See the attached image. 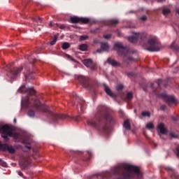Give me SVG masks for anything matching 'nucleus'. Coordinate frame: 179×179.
<instances>
[{
	"mask_svg": "<svg viewBox=\"0 0 179 179\" xmlns=\"http://www.w3.org/2000/svg\"><path fill=\"white\" fill-rule=\"evenodd\" d=\"M34 106L38 113H45L46 115L52 117L55 120H64V118H65V115L55 113L50 110V107L47 106V105L41 104L40 101L37 99L34 101Z\"/></svg>",
	"mask_w": 179,
	"mask_h": 179,
	"instance_id": "obj_1",
	"label": "nucleus"
},
{
	"mask_svg": "<svg viewBox=\"0 0 179 179\" xmlns=\"http://www.w3.org/2000/svg\"><path fill=\"white\" fill-rule=\"evenodd\" d=\"M115 48L117 50L118 54L122 57V61L124 65H131L132 62H135V59L129 55H128V48L127 47H124L122 43L120 42H117L115 43Z\"/></svg>",
	"mask_w": 179,
	"mask_h": 179,
	"instance_id": "obj_2",
	"label": "nucleus"
},
{
	"mask_svg": "<svg viewBox=\"0 0 179 179\" xmlns=\"http://www.w3.org/2000/svg\"><path fill=\"white\" fill-rule=\"evenodd\" d=\"M148 44L149 46L146 48L147 51L153 52L155 51H160V47H159V42L156 37L152 38L148 40Z\"/></svg>",
	"mask_w": 179,
	"mask_h": 179,
	"instance_id": "obj_3",
	"label": "nucleus"
},
{
	"mask_svg": "<svg viewBox=\"0 0 179 179\" xmlns=\"http://www.w3.org/2000/svg\"><path fill=\"white\" fill-rule=\"evenodd\" d=\"M6 71H10V73H8L9 78L11 79V80H13L14 79H16L20 75V73L23 71V67H15L14 69H10V64H8L6 68Z\"/></svg>",
	"mask_w": 179,
	"mask_h": 179,
	"instance_id": "obj_4",
	"label": "nucleus"
},
{
	"mask_svg": "<svg viewBox=\"0 0 179 179\" xmlns=\"http://www.w3.org/2000/svg\"><path fill=\"white\" fill-rule=\"evenodd\" d=\"M71 23H84L85 24H87L90 22V20L86 17L73 16L71 17Z\"/></svg>",
	"mask_w": 179,
	"mask_h": 179,
	"instance_id": "obj_5",
	"label": "nucleus"
},
{
	"mask_svg": "<svg viewBox=\"0 0 179 179\" xmlns=\"http://www.w3.org/2000/svg\"><path fill=\"white\" fill-rule=\"evenodd\" d=\"M20 92H21L22 93H29V94H31V96H34V94H36V90H34V89L33 88H27L26 87V85H22L20 89H19Z\"/></svg>",
	"mask_w": 179,
	"mask_h": 179,
	"instance_id": "obj_6",
	"label": "nucleus"
},
{
	"mask_svg": "<svg viewBox=\"0 0 179 179\" xmlns=\"http://www.w3.org/2000/svg\"><path fill=\"white\" fill-rule=\"evenodd\" d=\"M83 64H84L87 68H90L92 71L96 69V64H93V61L91 59H84Z\"/></svg>",
	"mask_w": 179,
	"mask_h": 179,
	"instance_id": "obj_7",
	"label": "nucleus"
},
{
	"mask_svg": "<svg viewBox=\"0 0 179 179\" xmlns=\"http://www.w3.org/2000/svg\"><path fill=\"white\" fill-rule=\"evenodd\" d=\"M19 164L21 169H27L29 164H30V159H27V158L22 159L20 161Z\"/></svg>",
	"mask_w": 179,
	"mask_h": 179,
	"instance_id": "obj_8",
	"label": "nucleus"
},
{
	"mask_svg": "<svg viewBox=\"0 0 179 179\" xmlns=\"http://www.w3.org/2000/svg\"><path fill=\"white\" fill-rule=\"evenodd\" d=\"M98 121H100V119L92 118L87 121V124L89 127H92V128H97L99 127Z\"/></svg>",
	"mask_w": 179,
	"mask_h": 179,
	"instance_id": "obj_9",
	"label": "nucleus"
},
{
	"mask_svg": "<svg viewBox=\"0 0 179 179\" xmlns=\"http://www.w3.org/2000/svg\"><path fill=\"white\" fill-rule=\"evenodd\" d=\"M108 43H101V49H98L96 50V52H98L99 54H101L102 51H108Z\"/></svg>",
	"mask_w": 179,
	"mask_h": 179,
	"instance_id": "obj_10",
	"label": "nucleus"
},
{
	"mask_svg": "<svg viewBox=\"0 0 179 179\" xmlns=\"http://www.w3.org/2000/svg\"><path fill=\"white\" fill-rule=\"evenodd\" d=\"M139 38V32H133V36H129V41L130 43H136Z\"/></svg>",
	"mask_w": 179,
	"mask_h": 179,
	"instance_id": "obj_11",
	"label": "nucleus"
},
{
	"mask_svg": "<svg viewBox=\"0 0 179 179\" xmlns=\"http://www.w3.org/2000/svg\"><path fill=\"white\" fill-rule=\"evenodd\" d=\"M0 132L13 134L10 127L8 126L7 124L0 127Z\"/></svg>",
	"mask_w": 179,
	"mask_h": 179,
	"instance_id": "obj_12",
	"label": "nucleus"
},
{
	"mask_svg": "<svg viewBox=\"0 0 179 179\" xmlns=\"http://www.w3.org/2000/svg\"><path fill=\"white\" fill-rule=\"evenodd\" d=\"M21 104L23 107H27L30 106V96H27L22 99Z\"/></svg>",
	"mask_w": 179,
	"mask_h": 179,
	"instance_id": "obj_13",
	"label": "nucleus"
},
{
	"mask_svg": "<svg viewBox=\"0 0 179 179\" xmlns=\"http://www.w3.org/2000/svg\"><path fill=\"white\" fill-rule=\"evenodd\" d=\"M165 169L167 170V171H172L173 173L171 176L172 179H179V174L174 171V169L172 167L166 166Z\"/></svg>",
	"mask_w": 179,
	"mask_h": 179,
	"instance_id": "obj_14",
	"label": "nucleus"
},
{
	"mask_svg": "<svg viewBox=\"0 0 179 179\" xmlns=\"http://www.w3.org/2000/svg\"><path fill=\"white\" fill-rule=\"evenodd\" d=\"M77 78L78 79L79 82L85 86L86 83H87L89 78L87 77H85L83 76H78Z\"/></svg>",
	"mask_w": 179,
	"mask_h": 179,
	"instance_id": "obj_15",
	"label": "nucleus"
},
{
	"mask_svg": "<svg viewBox=\"0 0 179 179\" xmlns=\"http://www.w3.org/2000/svg\"><path fill=\"white\" fill-rule=\"evenodd\" d=\"M164 99L166 100V103H175L176 98L173 96H169L167 94L164 95Z\"/></svg>",
	"mask_w": 179,
	"mask_h": 179,
	"instance_id": "obj_16",
	"label": "nucleus"
},
{
	"mask_svg": "<svg viewBox=\"0 0 179 179\" xmlns=\"http://www.w3.org/2000/svg\"><path fill=\"white\" fill-rule=\"evenodd\" d=\"M158 129L159 130L160 133L164 135L167 134V129H166V127H164V124L163 123H160L158 125Z\"/></svg>",
	"mask_w": 179,
	"mask_h": 179,
	"instance_id": "obj_17",
	"label": "nucleus"
},
{
	"mask_svg": "<svg viewBox=\"0 0 179 179\" xmlns=\"http://www.w3.org/2000/svg\"><path fill=\"white\" fill-rule=\"evenodd\" d=\"M107 62L108 64H110L112 66H121V64L114 59H108Z\"/></svg>",
	"mask_w": 179,
	"mask_h": 179,
	"instance_id": "obj_18",
	"label": "nucleus"
},
{
	"mask_svg": "<svg viewBox=\"0 0 179 179\" xmlns=\"http://www.w3.org/2000/svg\"><path fill=\"white\" fill-rule=\"evenodd\" d=\"M105 92L107 94L108 96H110V97H117V94L113 93L110 87L108 86L105 87Z\"/></svg>",
	"mask_w": 179,
	"mask_h": 179,
	"instance_id": "obj_19",
	"label": "nucleus"
},
{
	"mask_svg": "<svg viewBox=\"0 0 179 179\" xmlns=\"http://www.w3.org/2000/svg\"><path fill=\"white\" fill-rule=\"evenodd\" d=\"M120 23V20L117 19H113L109 21H108L107 24L108 26H117Z\"/></svg>",
	"mask_w": 179,
	"mask_h": 179,
	"instance_id": "obj_20",
	"label": "nucleus"
},
{
	"mask_svg": "<svg viewBox=\"0 0 179 179\" xmlns=\"http://www.w3.org/2000/svg\"><path fill=\"white\" fill-rule=\"evenodd\" d=\"M13 133H1V137L4 139V141H9V136H12Z\"/></svg>",
	"mask_w": 179,
	"mask_h": 179,
	"instance_id": "obj_21",
	"label": "nucleus"
},
{
	"mask_svg": "<svg viewBox=\"0 0 179 179\" xmlns=\"http://www.w3.org/2000/svg\"><path fill=\"white\" fill-rule=\"evenodd\" d=\"M123 127L127 131H129L131 129V122H129V120H127L124 121Z\"/></svg>",
	"mask_w": 179,
	"mask_h": 179,
	"instance_id": "obj_22",
	"label": "nucleus"
},
{
	"mask_svg": "<svg viewBox=\"0 0 179 179\" xmlns=\"http://www.w3.org/2000/svg\"><path fill=\"white\" fill-rule=\"evenodd\" d=\"M34 76H36V74L33 72H29L27 76L25 75L26 80H31V79H34Z\"/></svg>",
	"mask_w": 179,
	"mask_h": 179,
	"instance_id": "obj_23",
	"label": "nucleus"
},
{
	"mask_svg": "<svg viewBox=\"0 0 179 179\" xmlns=\"http://www.w3.org/2000/svg\"><path fill=\"white\" fill-rule=\"evenodd\" d=\"M139 38H141V41H146L148 40V36L139 32Z\"/></svg>",
	"mask_w": 179,
	"mask_h": 179,
	"instance_id": "obj_24",
	"label": "nucleus"
},
{
	"mask_svg": "<svg viewBox=\"0 0 179 179\" xmlns=\"http://www.w3.org/2000/svg\"><path fill=\"white\" fill-rule=\"evenodd\" d=\"M79 50L80 51H87V45L86 44H81L79 46Z\"/></svg>",
	"mask_w": 179,
	"mask_h": 179,
	"instance_id": "obj_25",
	"label": "nucleus"
},
{
	"mask_svg": "<svg viewBox=\"0 0 179 179\" xmlns=\"http://www.w3.org/2000/svg\"><path fill=\"white\" fill-rule=\"evenodd\" d=\"M27 115H28V116H29L31 118H34V116L36 115V113H35L34 110H29L27 112Z\"/></svg>",
	"mask_w": 179,
	"mask_h": 179,
	"instance_id": "obj_26",
	"label": "nucleus"
},
{
	"mask_svg": "<svg viewBox=\"0 0 179 179\" xmlns=\"http://www.w3.org/2000/svg\"><path fill=\"white\" fill-rule=\"evenodd\" d=\"M69 47H71V45H69V43L68 42H64L62 46L63 50H68V48H69Z\"/></svg>",
	"mask_w": 179,
	"mask_h": 179,
	"instance_id": "obj_27",
	"label": "nucleus"
},
{
	"mask_svg": "<svg viewBox=\"0 0 179 179\" xmlns=\"http://www.w3.org/2000/svg\"><path fill=\"white\" fill-rule=\"evenodd\" d=\"M147 129H155V124L153 123L150 122L146 124Z\"/></svg>",
	"mask_w": 179,
	"mask_h": 179,
	"instance_id": "obj_28",
	"label": "nucleus"
},
{
	"mask_svg": "<svg viewBox=\"0 0 179 179\" xmlns=\"http://www.w3.org/2000/svg\"><path fill=\"white\" fill-rule=\"evenodd\" d=\"M8 144H1L0 150H4V152H5V151L8 150Z\"/></svg>",
	"mask_w": 179,
	"mask_h": 179,
	"instance_id": "obj_29",
	"label": "nucleus"
},
{
	"mask_svg": "<svg viewBox=\"0 0 179 179\" xmlns=\"http://www.w3.org/2000/svg\"><path fill=\"white\" fill-rule=\"evenodd\" d=\"M34 29H35V31H40L41 30V28L38 27V26H37V21L36 20V19H34Z\"/></svg>",
	"mask_w": 179,
	"mask_h": 179,
	"instance_id": "obj_30",
	"label": "nucleus"
},
{
	"mask_svg": "<svg viewBox=\"0 0 179 179\" xmlns=\"http://www.w3.org/2000/svg\"><path fill=\"white\" fill-rule=\"evenodd\" d=\"M171 12V10H170V9L169 8H164L162 10V13L163 15H164V16H166V15H169V13H170Z\"/></svg>",
	"mask_w": 179,
	"mask_h": 179,
	"instance_id": "obj_31",
	"label": "nucleus"
},
{
	"mask_svg": "<svg viewBox=\"0 0 179 179\" xmlns=\"http://www.w3.org/2000/svg\"><path fill=\"white\" fill-rule=\"evenodd\" d=\"M57 40H58V36L55 35L53 40L50 42V45H55V43H57Z\"/></svg>",
	"mask_w": 179,
	"mask_h": 179,
	"instance_id": "obj_32",
	"label": "nucleus"
},
{
	"mask_svg": "<svg viewBox=\"0 0 179 179\" xmlns=\"http://www.w3.org/2000/svg\"><path fill=\"white\" fill-rule=\"evenodd\" d=\"M133 98H134V94H132V92H128L127 95V100H132Z\"/></svg>",
	"mask_w": 179,
	"mask_h": 179,
	"instance_id": "obj_33",
	"label": "nucleus"
},
{
	"mask_svg": "<svg viewBox=\"0 0 179 179\" xmlns=\"http://www.w3.org/2000/svg\"><path fill=\"white\" fill-rule=\"evenodd\" d=\"M104 120H106V121H112L113 117L110 114H106L104 117Z\"/></svg>",
	"mask_w": 179,
	"mask_h": 179,
	"instance_id": "obj_34",
	"label": "nucleus"
},
{
	"mask_svg": "<svg viewBox=\"0 0 179 179\" xmlns=\"http://www.w3.org/2000/svg\"><path fill=\"white\" fill-rule=\"evenodd\" d=\"M7 150L9 152V153H15V148L12 146L8 145Z\"/></svg>",
	"mask_w": 179,
	"mask_h": 179,
	"instance_id": "obj_35",
	"label": "nucleus"
},
{
	"mask_svg": "<svg viewBox=\"0 0 179 179\" xmlns=\"http://www.w3.org/2000/svg\"><path fill=\"white\" fill-rule=\"evenodd\" d=\"M141 115H143V117H150V112H148V111L142 112Z\"/></svg>",
	"mask_w": 179,
	"mask_h": 179,
	"instance_id": "obj_36",
	"label": "nucleus"
},
{
	"mask_svg": "<svg viewBox=\"0 0 179 179\" xmlns=\"http://www.w3.org/2000/svg\"><path fill=\"white\" fill-rule=\"evenodd\" d=\"M89 38V36L87 35H83L80 37V41H83L85 40H87Z\"/></svg>",
	"mask_w": 179,
	"mask_h": 179,
	"instance_id": "obj_37",
	"label": "nucleus"
},
{
	"mask_svg": "<svg viewBox=\"0 0 179 179\" xmlns=\"http://www.w3.org/2000/svg\"><path fill=\"white\" fill-rule=\"evenodd\" d=\"M140 20H141V22H146V20H148V16L143 15L140 17Z\"/></svg>",
	"mask_w": 179,
	"mask_h": 179,
	"instance_id": "obj_38",
	"label": "nucleus"
},
{
	"mask_svg": "<svg viewBox=\"0 0 179 179\" xmlns=\"http://www.w3.org/2000/svg\"><path fill=\"white\" fill-rule=\"evenodd\" d=\"M90 33H94V34L99 33V28L91 29Z\"/></svg>",
	"mask_w": 179,
	"mask_h": 179,
	"instance_id": "obj_39",
	"label": "nucleus"
},
{
	"mask_svg": "<svg viewBox=\"0 0 179 179\" xmlns=\"http://www.w3.org/2000/svg\"><path fill=\"white\" fill-rule=\"evenodd\" d=\"M111 36H112L111 34L103 35V38H106V40H109V38H111Z\"/></svg>",
	"mask_w": 179,
	"mask_h": 179,
	"instance_id": "obj_40",
	"label": "nucleus"
},
{
	"mask_svg": "<svg viewBox=\"0 0 179 179\" xmlns=\"http://www.w3.org/2000/svg\"><path fill=\"white\" fill-rule=\"evenodd\" d=\"M117 90H122L124 89V85H119L116 87Z\"/></svg>",
	"mask_w": 179,
	"mask_h": 179,
	"instance_id": "obj_41",
	"label": "nucleus"
},
{
	"mask_svg": "<svg viewBox=\"0 0 179 179\" xmlns=\"http://www.w3.org/2000/svg\"><path fill=\"white\" fill-rule=\"evenodd\" d=\"M132 13H136V11L131 10L126 13V15H131Z\"/></svg>",
	"mask_w": 179,
	"mask_h": 179,
	"instance_id": "obj_42",
	"label": "nucleus"
},
{
	"mask_svg": "<svg viewBox=\"0 0 179 179\" xmlns=\"http://www.w3.org/2000/svg\"><path fill=\"white\" fill-rule=\"evenodd\" d=\"M136 27L135 26V24H132V25H129L127 27H126V29H135Z\"/></svg>",
	"mask_w": 179,
	"mask_h": 179,
	"instance_id": "obj_43",
	"label": "nucleus"
},
{
	"mask_svg": "<svg viewBox=\"0 0 179 179\" xmlns=\"http://www.w3.org/2000/svg\"><path fill=\"white\" fill-rule=\"evenodd\" d=\"M160 108L162 111H164V110L167 108V106H166V105H162Z\"/></svg>",
	"mask_w": 179,
	"mask_h": 179,
	"instance_id": "obj_44",
	"label": "nucleus"
},
{
	"mask_svg": "<svg viewBox=\"0 0 179 179\" xmlns=\"http://www.w3.org/2000/svg\"><path fill=\"white\" fill-rule=\"evenodd\" d=\"M94 44H100V40L95 38L94 39Z\"/></svg>",
	"mask_w": 179,
	"mask_h": 179,
	"instance_id": "obj_45",
	"label": "nucleus"
},
{
	"mask_svg": "<svg viewBox=\"0 0 179 179\" xmlns=\"http://www.w3.org/2000/svg\"><path fill=\"white\" fill-rule=\"evenodd\" d=\"M170 135L172 138H178V136L174 133H171Z\"/></svg>",
	"mask_w": 179,
	"mask_h": 179,
	"instance_id": "obj_46",
	"label": "nucleus"
},
{
	"mask_svg": "<svg viewBox=\"0 0 179 179\" xmlns=\"http://www.w3.org/2000/svg\"><path fill=\"white\" fill-rule=\"evenodd\" d=\"M176 155L177 157H179V147L176 148Z\"/></svg>",
	"mask_w": 179,
	"mask_h": 179,
	"instance_id": "obj_47",
	"label": "nucleus"
},
{
	"mask_svg": "<svg viewBox=\"0 0 179 179\" xmlns=\"http://www.w3.org/2000/svg\"><path fill=\"white\" fill-rule=\"evenodd\" d=\"M66 58H68V59H71V61H75V59H73V58H72V57L69 55H66Z\"/></svg>",
	"mask_w": 179,
	"mask_h": 179,
	"instance_id": "obj_48",
	"label": "nucleus"
},
{
	"mask_svg": "<svg viewBox=\"0 0 179 179\" xmlns=\"http://www.w3.org/2000/svg\"><path fill=\"white\" fill-rule=\"evenodd\" d=\"M151 89L152 92H156V88L155 87V84H151Z\"/></svg>",
	"mask_w": 179,
	"mask_h": 179,
	"instance_id": "obj_49",
	"label": "nucleus"
},
{
	"mask_svg": "<svg viewBox=\"0 0 179 179\" xmlns=\"http://www.w3.org/2000/svg\"><path fill=\"white\" fill-rule=\"evenodd\" d=\"M162 82H163L162 80H158V81L156 82V83H157V85L158 86H160Z\"/></svg>",
	"mask_w": 179,
	"mask_h": 179,
	"instance_id": "obj_50",
	"label": "nucleus"
},
{
	"mask_svg": "<svg viewBox=\"0 0 179 179\" xmlns=\"http://www.w3.org/2000/svg\"><path fill=\"white\" fill-rule=\"evenodd\" d=\"M17 173L20 177H23V173H22L20 171H17Z\"/></svg>",
	"mask_w": 179,
	"mask_h": 179,
	"instance_id": "obj_51",
	"label": "nucleus"
},
{
	"mask_svg": "<svg viewBox=\"0 0 179 179\" xmlns=\"http://www.w3.org/2000/svg\"><path fill=\"white\" fill-rule=\"evenodd\" d=\"M25 147L27 148V149H29V150L31 148V146L30 145V144H26Z\"/></svg>",
	"mask_w": 179,
	"mask_h": 179,
	"instance_id": "obj_52",
	"label": "nucleus"
},
{
	"mask_svg": "<svg viewBox=\"0 0 179 179\" xmlns=\"http://www.w3.org/2000/svg\"><path fill=\"white\" fill-rule=\"evenodd\" d=\"M171 48H175L176 50H178V48L174 47V43L171 44Z\"/></svg>",
	"mask_w": 179,
	"mask_h": 179,
	"instance_id": "obj_53",
	"label": "nucleus"
},
{
	"mask_svg": "<svg viewBox=\"0 0 179 179\" xmlns=\"http://www.w3.org/2000/svg\"><path fill=\"white\" fill-rule=\"evenodd\" d=\"M117 36H119V37H121V36H122V34L121 33V31H117Z\"/></svg>",
	"mask_w": 179,
	"mask_h": 179,
	"instance_id": "obj_54",
	"label": "nucleus"
},
{
	"mask_svg": "<svg viewBox=\"0 0 179 179\" xmlns=\"http://www.w3.org/2000/svg\"><path fill=\"white\" fill-rule=\"evenodd\" d=\"M49 27H52V21H51L49 24Z\"/></svg>",
	"mask_w": 179,
	"mask_h": 179,
	"instance_id": "obj_55",
	"label": "nucleus"
},
{
	"mask_svg": "<svg viewBox=\"0 0 179 179\" xmlns=\"http://www.w3.org/2000/svg\"><path fill=\"white\" fill-rule=\"evenodd\" d=\"M38 21L41 23V22H43V18L38 17Z\"/></svg>",
	"mask_w": 179,
	"mask_h": 179,
	"instance_id": "obj_56",
	"label": "nucleus"
},
{
	"mask_svg": "<svg viewBox=\"0 0 179 179\" xmlns=\"http://www.w3.org/2000/svg\"><path fill=\"white\" fill-rule=\"evenodd\" d=\"M59 29H65V26H64V25H61V26L59 27Z\"/></svg>",
	"mask_w": 179,
	"mask_h": 179,
	"instance_id": "obj_57",
	"label": "nucleus"
},
{
	"mask_svg": "<svg viewBox=\"0 0 179 179\" xmlns=\"http://www.w3.org/2000/svg\"><path fill=\"white\" fill-rule=\"evenodd\" d=\"M164 1H166V0H157V2H164Z\"/></svg>",
	"mask_w": 179,
	"mask_h": 179,
	"instance_id": "obj_58",
	"label": "nucleus"
},
{
	"mask_svg": "<svg viewBox=\"0 0 179 179\" xmlns=\"http://www.w3.org/2000/svg\"><path fill=\"white\" fill-rule=\"evenodd\" d=\"M75 96H76V99H78V95L76 94H75Z\"/></svg>",
	"mask_w": 179,
	"mask_h": 179,
	"instance_id": "obj_59",
	"label": "nucleus"
},
{
	"mask_svg": "<svg viewBox=\"0 0 179 179\" xmlns=\"http://www.w3.org/2000/svg\"><path fill=\"white\" fill-rule=\"evenodd\" d=\"M103 131H106V128L105 127H103Z\"/></svg>",
	"mask_w": 179,
	"mask_h": 179,
	"instance_id": "obj_60",
	"label": "nucleus"
},
{
	"mask_svg": "<svg viewBox=\"0 0 179 179\" xmlns=\"http://www.w3.org/2000/svg\"><path fill=\"white\" fill-rule=\"evenodd\" d=\"M174 120V121H177V120H176V119H173Z\"/></svg>",
	"mask_w": 179,
	"mask_h": 179,
	"instance_id": "obj_61",
	"label": "nucleus"
},
{
	"mask_svg": "<svg viewBox=\"0 0 179 179\" xmlns=\"http://www.w3.org/2000/svg\"><path fill=\"white\" fill-rule=\"evenodd\" d=\"M23 143H26L24 141L22 142Z\"/></svg>",
	"mask_w": 179,
	"mask_h": 179,
	"instance_id": "obj_62",
	"label": "nucleus"
},
{
	"mask_svg": "<svg viewBox=\"0 0 179 179\" xmlns=\"http://www.w3.org/2000/svg\"><path fill=\"white\" fill-rule=\"evenodd\" d=\"M81 110H82V106H81Z\"/></svg>",
	"mask_w": 179,
	"mask_h": 179,
	"instance_id": "obj_63",
	"label": "nucleus"
}]
</instances>
